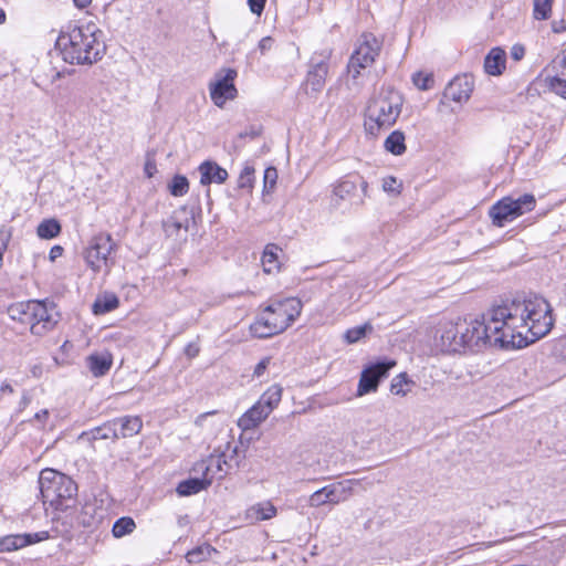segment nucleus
Returning <instances> with one entry per match:
<instances>
[{"label":"nucleus","instance_id":"f257e3e1","mask_svg":"<svg viewBox=\"0 0 566 566\" xmlns=\"http://www.w3.org/2000/svg\"><path fill=\"white\" fill-rule=\"evenodd\" d=\"M490 321L499 327L495 338L499 348L526 347L545 337L555 323L552 305L537 294L492 305Z\"/></svg>","mask_w":566,"mask_h":566},{"label":"nucleus","instance_id":"f03ea898","mask_svg":"<svg viewBox=\"0 0 566 566\" xmlns=\"http://www.w3.org/2000/svg\"><path fill=\"white\" fill-rule=\"evenodd\" d=\"M499 327L490 321V308L482 314L481 319L468 322L458 318L455 322L440 324L434 345L443 354L479 353L488 346L495 345Z\"/></svg>","mask_w":566,"mask_h":566},{"label":"nucleus","instance_id":"7ed1b4c3","mask_svg":"<svg viewBox=\"0 0 566 566\" xmlns=\"http://www.w3.org/2000/svg\"><path fill=\"white\" fill-rule=\"evenodd\" d=\"M103 32L92 22L69 21L55 41L62 60L71 65H92L103 59L106 45Z\"/></svg>","mask_w":566,"mask_h":566},{"label":"nucleus","instance_id":"20e7f679","mask_svg":"<svg viewBox=\"0 0 566 566\" xmlns=\"http://www.w3.org/2000/svg\"><path fill=\"white\" fill-rule=\"evenodd\" d=\"M261 316L251 324V334L256 338H269L283 333L301 315L302 302L296 297L273 300Z\"/></svg>","mask_w":566,"mask_h":566},{"label":"nucleus","instance_id":"39448f33","mask_svg":"<svg viewBox=\"0 0 566 566\" xmlns=\"http://www.w3.org/2000/svg\"><path fill=\"white\" fill-rule=\"evenodd\" d=\"M402 97L394 91L381 93L367 107V118L377 129L391 127L399 117Z\"/></svg>","mask_w":566,"mask_h":566},{"label":"nucleus","instance_id":"423d86ee","mask_svg":"<svg viewBox=\"0 0 566 566\" xmlns=\"http://www.w3.org/2000/svg\"><path fill=\"white\" fill-rule=\"evenodd\" d=\"M382 40L371 32H363L357 39L355 50L347 63V71L354 80L358 78L361 70L370 67L379 56Z\"/></svg>","mask_w":566,"mask_h":566},{"label":"nucleus","instance_id":"0eeeda50","mask_svg":"<svg viewBox=\"0 0 566 566\" xmlns=\"http://www.w3.org/2000/svg\"><path fill=\"white\" fill-rule=\"evenodd\" d=\"M116 249L117 244L109 233L98 232L88 240L82 255L86 266L95 274L99 273L103 269L108 272L114 263L111 254Z\"/></svg>","mask_w":566,"mask_h":566},{"label":"nucleus","instance_id":"6e6552de","mask_svg":"<svg viewBox=\"0 0 566 566\" xmlns=\"http://www.w3.org/2000/svg\"><path fill=\"white\" fill-rule=\"evenodd\" d=\"M222 464L228 465L229 462H196L191 469L193 473H202V476H192L181 481L176 489V492L180 496H190L206 490L211 483L214 476L223 478L227 471L223 470Z\"/></svg>","mask_w":566,"mask_h":566},{"label":"nucleus","instance_id":"1a4fd4ad","mask_svg":"<svg viewBox=\"0 0 566 566\" xmlns=\"http://www.w3.org/2000/svg\"><path fill=\"white\" fill-rule=\"evenodd\" d=\"M368 182L358 172L342 177L334 186L333 193L337 201H352V206L359 208L365 203Z\"/></svg>","mask_w":566,"mask_h":566},{"label":"nucleus","instance_id":"9d476101","mask_svg":"<svg viewBox=\"0 0 566 566\" xmlns=\"http://www.w3.org/2000/svg\"><path fill=\"white\" fill-rule=\"evenodd\" d=\"M60 314L53 302L33 300L31 311L30 332L34 336H44L54 329L59 323Z\"/></svg>","mask_w":566,"mask_h":566},{"label":"nucleus","instance_id":"9b49d317","mask_svg":"<svg viewBox=\"0 0 566 566\" xmlns=\"http://www.w3.org/2000/svg\"><path fill=\"white\" fill-rule=\"evenodd\" d=\"M396 366V360L384 358L365 367L360 374L357 395L376 391L380 381L388 377L389 370Z\"/></svg>","mask_w":566,"mask_h":566},{"label":"nucleus","instance_id":"f8f14e48","mask_svg":"<svg viewBox=\"0 0 566 566\" xmlns=\"http://www.w3.org/2000/svg\"><path fill=\"white\" fill-rule=\"evenodd\" d=\"M76 493L77 485L71 478L64 474L56 484L45 488L43 496L55 506L56 511H69L74 506Z\"/></svg>","mask_w":566,"mask_h":566},{"label":"nucleus","instance_id":"ddd939ff","mask_svg":"<svg viewBox=\"0 0 566 566\" xmlns=\"http://www.w3.org/2000/svg\"><path fill=\"white\" fill-rule=\"evenodd\" d=\"M221 72L224 74L210 84V97L218 107H222L227 101L234 99L238 95L234 85V80L238 76L237 70L228 67Z\"/></svg>","mask_w":566,"mask_h":566},{"label":"nucleus","instance_id":"4468645a","mask_svg":"<svg viewBox=\"0 0 566 566\" xmlns=\"http://www.w3.org/2000/svg\"><path fill=\"white\" fill-rule=\"evenodd\" d=\"M328 70V57L314 54L308 63L305 80L306 90L310 88L311 93H319L325 86ZM306 93H308V91H306Z\"/></svg>","mask_w":566,"mask_h":566},{"label":"nucleus","instance_id":"2eb2a0df","mask_svg":"<svg viewBox=\"0 0 566 566\" xmlns=\"http://www.w3.org/2000/svg\"><path fill=\"white\" fill-rule=\"evenodd\" d=\"M473 88L474 81L472 76L468 74L458 75L444 88L443 98L460 104L465 103L469 101Z\"/></svg>","mask_w":566,"mask_h":566},{"label":"nucleus","instance_id":"dca6fc26","mask_svg":"<svg viewBox=\"0 0 566 566\" xmlns=\"http://www.w3.org/2000/svg\"><path fill=\"white\" fill-rule=\"evenodd\" d=\"M346 497L347 491L343 483H333L315 491L310 496V505L313 507H318L326 503L337 504L342 501H345Z\"/></svg>","mask_w":566,"mask_h":566},{"label":"nucleus","instance_id":"f3484780","mask_svg":"<svg viewBox=\"0 0 566 566\" xmlns=\"http://www.w3.org/2000/svg\"><path fill=\"white\" fill-rule=\"evenodd\" d=\"M512 203V197H504L490 208L489 214L494 226L502 228L517 218Z\"/></svg>","mask_w":566,"mask_h":566},{"label":"nucleus","instance_id":"a211bd4d","mask_svg":"<svg viewBox=\"0 0 566 566\" xmlns=\"http://www.w3.org/2000/svg\"><path fill=\"white\" fill-rule=\"evenodd\" d=\"M111 421L116 431V440L133 437L139 433L143 428V420L139 416H123Z\"/></svg>","mask_w":566,"mask_h":566},{"label":"nucleus","instance_id":"6ab92c4d","mask_svg":"<svg viewBox=\"0 0 566 566\" xmlns=\"http://www.w3.org/2000/svg\"><path fill=\"white\" fill-rule=\"evenodd\" d=\"M200 172V184L207 186L210 184H223L229 177L228 171L216 161L205 160L198 167Z\"/></svg>","mask_w":566,"mask_h":566},{"label":"nucleus","instance_id":"aec40b11","mask_svg":"<svg viewBox=\"0 0 566 566\" xmlns=\"http://www.w3.org/2000/svg\"><path fill=\"white\" fill-rule=\"evenodd\" d=\"M269 415L270 412L266 406H262V403L256 401L238 419V427L243 431L254 429L265 420Z\"/></svg>","mask_w":566,"mask_h":566},{"label":"nucleus","instance_id":"412c9836","mask_svg":"<svg viewBox=\"0 0 566 566\" xmlns=\"http://www.w3.org/2000/svg\"><path fill=\"white\" fill-rule=\"evenodd\" d=\"M61 513L53 520L52 537H62L71 541L73 537V531L75 528V518L73 516L74 510L60 511Z\"/></svg>","mask_w":566,"mask_h":566},{"label":"nucleus","instance_id":"4be33fe9","mask_svg":"<svg viewBox=\"0 0 566 566\" xmlns=\"http://www.w3.org/2000/svg\"><path fill=\"white\" fill-rule=\"evenodd\" d=\"M98 440L116 441V431L113 428L111 420L88 431H84L78 436V441L87 442L92 444L93 448H95L94 443Z\"/></svg>","mask_w":566,"mask_h":566},{"label":"nucleus","instance_id":"5701e85b","mask_svg":"<svg viewBox=\"0 0 566 566\" xmlns=\"http://www.w3.org/2000/svg\"><path fill=\"white\" fill-rule=\"evenodd\" d=\"M484 71L492 76L501 75L506 67V53L496 46L490 50L484 59Z\"/></svg>","mask_w":566,"mask_h":566},{"label":"nucleus","instance_id":"b1692460","mask_svg":"<svg viewBox=\"0 0 566 566\" xmlns=\"http://www.w3.org/2000/svg\"><path fill=\"white\" fill-rule=\"evenodd\" d=\"M113 365V356L108 352L93 353L86 357V366L94 377L105 376Z\"/></svg>","mask_w":566,"mask_h":566},{"label":"nucleus","instance_id":"393cba45","mask_svg":"<svg viewBox=\"0 0 566 566\" xmlns=\"http://www.w3.org/2000/svg\"><path fill=\"white\" fill-rule=\"evenodd\" d=\"M279 252H282V249L277 244L269 243L265 245L261 258L265 273L271 274L280 271L281 263L279 261Z\"/></svg>","mask_w":566,"mask_h":566},{"label":"nucleus","instance_id":"a878e982","mask_svg":"<svg viewBox=\"0 0 566 566\" xmlns=\"http://www.w3.org/2000/svg\"><path fill=\"white\" fill-rule=\"evenodd\" d=\"M33 308V300L27 302H17L11 304L7 313L12 321H17L23 325L31 327V311Z\"/></svg>","mask_w":566,"mask_h":566},{"label":"nucleus","instance_id":"bb28decb","mask_svg":"<svg viewBox=\"0 0 566 566\" xmlns=\"http://www.w3.org/2000/svg\"><path fill=\"white\" fill-rule=\"evenodd\" d=\"M119 306V300L114 293H104L96 297L92 305L94 315H104Z\"/></svg>","mask_w":566,"mask_h":566},{"label":"nucleus","instance_id":"cd10ccee","mask_svg":"<svg viewBox=\"0 0 566 566\" xmlns=\"http://www.w3.org/2000/svg\"><path fill=\"white\" fill-rule=\"evenodd\" d=\"M405 140H406V137L401 130H398V129L394 130L385 139L384 148L386 149V151H388L395 156H401L407 150Z\"/></svg>","mask_w":566,"mask_h":566},{"label":"nucleus","instance_id":"c85d7f7f","mask_svg":"<svg viewBox=\"0 0 566 566\" xmlns=\"http://www.w3.org/2000/svg\"><path fill=\"white\" fill-rule=\"evenodd\" d=\"M249 518L254 521H265L276 515V507L269 501L256 503L247 511Z\"/></svg>","mask_w":566,"mask_h":566},{"label":"nucleus","instance_id":"c756f323","mask_svg":"<svg viewBox=\"0 0 566 566\" xmlns=\"http://www.w3.org/2000/svg\"><path fill=\"white\" fill-rule=\"evenodd\" d=\"M61 224L54 219H44L41 221L36 228V234L41 239H53L56 238L61 233Z\"/></svg>","mask_w":566,"mask_h":566},{"label":"nucleus","instance_id":"7c9ffc66","mask_svg":"<svg viewBox=\"0 0 566 566\" xmlns=\"http://www.w3.org/2000/svg\"><path fill=\"white\" fill-rule=\"evenodd\" d=\"M281 399L282 387L275 384L263 392L259 399V402L262 403V406H266V409H269V412L271 413L272 410L280 403Z\"/></svg>","mask_w":566,"mask_h":566},{"label":"nucleus","instance_id":"2f4dec72","mask_svg":"<svg viewBox=\"0 0 566 566\" xmlns=\"http://www.w3.org/2000/svg\"><path fill=\"white\" fill-rule=\"evenodd\" d=\"M512 207L514 208L515 216H520L532 211L536 206L535 197L531 193H524L517 199L512 198Z\"/></svg>","mask_w":566,"mask_h":566},{"label":"nucleus","instance_id":"473e14b6","mask_svg":"<svg viewBox=\"0 0 566 566\" xmlns=\"http://www.w3.org/2000/svg\"><path fill=\"white\" fill-rule=\"evenodd\" d=\"M135 528V521L129 516H123L114 523L112 533L115 538H122L125 535L133 533Z\"/></svg>","mask_w":566,"mask_h":566},{"label":"nucleus","instance_id":"72a5a7b5","mask_svg":"<svg viewBox=\"0 0 566 566\" xmlns=\"http://www.w3.org/2000/svg\"><path fill=\"white\" fill-rule=\"evenodd\" d=\"M373 331L374 326L370 323H365L363 325L348 328L344 334V339L347 344H355Z\"/></svg>","mask_w":566,"mask_h":566},{"label":"nucleus","instance_id":"f704fd0d","mask_svg":"<svg viewBox=\"0 0 566 566\" xmlns=\"http://www.w3.org/2000/svg\"><path fill=\"white\" fill-rule=\"evenodd\" d=\"M213 552H216V549L211 545L203 544L189 551L186 555V559L189 564H198L208 559Z\"/></svg>","mask_w":566,"mask_h":566},{"label":"nucleus","instance_id":"c9c22d12","mask_svg":"<svg viewBox=\"0 0 566 566\" xmlns=\"http://www.w3.org/2000/svg\"><path fill=\"white\" fill-rule=\"evenodd\" d=\"M408 385H415L413 380L408 377L407 373H400L392 378L390 391L396 396L405 397L409 392V389H405V386Z\"/></svg>","mask_w":566,"mask_h":566},{"label":"nucleus","instance_id":"e433bc0d","mask_svg":"<svg viewBox=\"0 0 566 566\" xmlns=\"http://www.w3.org/2000/svg\"><path fill=\"white\" fill-rule=\"evenodd\" d=\"M254 172V167L249 163H245L238 178V188L251 190L255 181Z\"/></svg>","mask_w":566,"mask_h":566},{"label":"nucleus","instance_id":"4c0bfd02","mask_svg":"<svg viewBox=\"0 0 566 566\" xmlns=\"http://www.w3.org/2000/svg\"><path fill=\"white\" fill-rule=\"evenodd\" d=\"M189 190V181L184 175H175L169 184V191L175 197H181Z\"/></svg>","mask_w":566,"mask_h":566},{"label":"nucleus","instance_id":"58836bf2","mask_svg":"<svg viewBox=\"0 0 566 566\" xmlns=\"http://www.w3.org/2000/svg\"><path fill=\"white\" fill-rule=\"evenodd\" d=\"M63 475V473L56 470L43 469L40 473L39 479L42 495H44L46 486H50L51 484H56V482L60 481Z\"/></svg>","mask_w":566,"mask_h":566},{"label":"nucleus","instance_id":"ea45409f","mask_svg":"<svg viewBox=\"0 0 566 566\" xmlns=\"http://www.w3.org/2000/svg\"><path fill=\"white\" fill-rule=\"evenodd\" d=\"M545 86L548 91L555 93L556 95L566 98V80L562 78L557 75L546 76L544 80Z\"/></svg>","mask_w":566,"mask_h":566},{"label":"nucleus","instance_id":"a19ab883","mask_svg":"<svg viewBox=\"0 0 566 566\" xmlns=\"http://www.w3.org/2000/svg\"><path fill=\"white\" fill-rule=\"evenodd\" d=\"M554 0H534L533 15L536 20H547L552 13Z\"/></svg>","mask_w":566,"mask_h":566},{"label":"nucleus","instance_id":"79ce46f5","mask_svg":"<svg viewBox=\"0 0 566 566\" xmlns=\"http://www.w3.org/2000/svg\"><path fill=\"white\" fill-rule=\"evenodd\" d=\"M21 539V547H25L29 545H33L43 541L49 539L52 537L48 531H41L36 533H24L19 534Z\"/></svg>","mask_w":566,"mask_h":566},{"label":"nucleus","instance_id":"37998d69","mask_svg":"<svg viewBox=\"0 0 566 566\" xmlns=\"http://www.w3.org/2000/svg\"><path fill=\"white\" fill-rule=\"evenodd\" d=\"M21 539L19 534H10L0 537V552H13L20 549Z\"/></svg>","mask_w":566,"mask_h":566},{"label":"nucleus","instance_id":"c03bdc74","mask_svg":"<svg viewBox=\"0 0 566 566\" xmlns=\"http://www.w3.org/2000/svg\"><path fill=\"white\" fill-rule=\"evenodd\" d=\"M277 179V171L274 167H268L263 176V193L273 191Z\"/></svg>","mask_w":566,"mask_h":566},{"label":"nucleus","instance_id":"a18cd8bd","mask_svg":"<svg viewBox=\"0 0 566 566\" xmlns=\"http://www.w3.org/2000/svg\"><path fill=\"white\" fill-rule=\"evenodd\" d=\"M412 82L419 90L427 91L431 88L433 84V77L431 74L417 72L412 75Z\"/></svg>","mask_w":566,"mask_h":566},{"label":"nucleus","instance_id":"49530a36","mask_svg":"<svg viewBox=\"0 0 566 566\" xmlns=\"http://www.w3.org/2000/svg\"><path fill=\"white\" fill-rule=\"evenodd\" d=\"M402 184L394 176H387L382 179V190L387 193L399 195Z\"/></svg>","mask_w":566,"mask_h":566},{"label":"nucleus","instance_id":"de8ad7c7","mask_svg":"<svg viewBox=\"0 0 566 566\" xmlns=\"http://www.w3.org/2000/svg\"><path fill=\"white\" fill-rule=\"evenodd\" d=\"M50 419V411L48 409H41L35 412L33 418L28 420L29 423L33 424L38 429L44 430Z\"/></svg>","mask_w":566,"mask_h":566},{"label":"nucleus","instance_id":"09e8293b","mask_svg":"<svg viewBox=\"0 0 566 566\" xmlns=\"http://www.w3.org/2000/svg\"><path fill=\"white\" fill-rule=\"evenodd\" d=\"M13 228L10 226L0 227V252L4 254L12 239Z\"/></svg>","mask_w":566,"mask_h":566},{"label":"nucleus","instance_id":"8fccbe9b","mask_svg":"<svg viewBox=\"0 0 566 566\" xmlns=\"http://www.w3.org/2000/svg\"><path fill=\"white\" fill-rule=\"evenodd\" d=\"M93 510V505L85 504L82 509L81 516L77 517V523L83 525L84 527H90L93 524L94 517L91 514V511Z\"/></svg>","mask_w":566,"mask_h":566},{"label":"nucleus","instance_id":"3c124183","mask_svg":"<svg viewBox=\"0 0 566 566\" xmlns=\"http://www.w3.org/2000/svg\"><path fill=\"white\" fill-rule=\"evenodd\" d=\"M270 363H271V357L270 356H266V357L262 358L256 364V366L254 367L253 376L260 378L264 374V371L266 370V368L270 365Z\"/></svg>","mask_w":566,"mask_h":566},{"label":"nucleus","instance_id":"603ef678","mask_svg":"<svg viewBox=\"0 0 566 566\" xmlns=\"http://www.w3.org/2000/svg\"><path fill=\"white\" fill-rule=\"evenodd\" d=\"M266 0H248L249 9L252 13L260 15L265 8Z\"/></svg>","mask_w":566,"mask_h":566},{"label":"nucleus","instance_id":"864d4df0","mask_svg":"<svg viewBox=\"0 0 566 566\" xmlns=\"http://www.w3.org/2000/svg\"><path fill=\"white\" fill-rule=\"evenodd\" d=\"M229 449H230V442H226L224 450L222 449V446H219L210 454L209 460H213L214 458H217V460H226L227 459V451H229Z\"/></svg>","mask_w":566,"mask_h":566},{"label":"nucleus","instance_id":"5fc2aeb1","mask_svg":"<svg viewBox=\"0 0 566 566\" xmlns=\"http://www.w3.org/2000/svg\"><path fill=\"white\" fill-rule=\"evenodd\" d=\"M274 45V39L272 36H264L259 42V50L261 54L269 52Z\"/></svg>","mask_w":566,"mask_h":566},{"label":"nucleus","instance_id":"6e6d98bb","mask_svg":"<svg viewBox=\"0 0 566 566\" xmlns=\"http://www.w3.org/2000/svg\"><path fill=\"white\" fill-rule=\"evenodd\" d=\"M262 133V129L261 127H255V126H251L249 129H245L244 132H241L239 134V137L240 138H251V139H254L256 137H259Z\"/></svg>","mask_w":566,"mask_h":566},{"label":"nucleus","instance_id":"4d7b16f0","mask_svg":"<svg viewBox=\"0 0 566 566\" xmlns=\"http://www.w3.org/2000/svg\"><path fill=\"white\" fill-rule=\"evenodd\" d=\"M525 55V48L522 44H514L511 49V56L515 61H520Z\"/></svg>","mask_w":566,"mask_h":566},{"label":"nucleus","instance_id":"13d9d810","mask_svg":"<svg viewBox=\"0 0 566 566\" xmlns=\"http://www.w3.org/2000/svg\"><path fill=\"white\" fill-rule=\"evenodd\" d=\"M63 252H64V248L56 244V245H53L51 249H50V252H49V259L51 262H54L57 258L62 256L63 255Z\"/></svg>","mask_w":566,"mask_h":566},{"label":"nucleus","instance_id":"bf43d9fd","mask_svg":"<svg viewBox=\"0 0 566 566\" xmlns=\"http://www.w3.org/2000/svg\"><path fill=\"white\" fill-rule=\"evenodd\" d=\"M200 352V348L197 344L195 343H189L186 348H185V354L187 357L189 358H195L196 356H198Z\"/></svg>","mask_w":566,"mask_h":566},{"label":"nucleus","instance_id":"052dcab7","mask_svg":"<svg viewBox=\"0 0 566 566\" xmlns=\"http://www.w3.org/2000/svg\"><path fill=\"white\" fill-rule=\"evenodd\" d=\"M30 401H31L30 396L24 392L22 398H21V400H20V402H19V411H22L23 409H25L27 406L30 403Z\"/></svg>","mask_w":566,"mask_h":566},{"label":"nucleus","instance_id":"680f3d73","mask_svg":"<svg viewBox=\"0 0 566 566\" xmlns=\"http://www.w3.org/2000/svg\"><path fill=\"white\" fill-rule=\"evenodd\" d=\"M552 28H553V31L555 33H562V32H564L566 30V23L563 20L560 22H558V23L557 22H553Z\"/></svg>","mask_w":566,"mask_h":566},{"label":"nucleus","instance_id":"e2e57ef3","mask_svg":"<svg viewBox=\"0 0 566 566\" xmlns=\"http://www.w3.org/2000/svg\"><path fill=\"white\" fill-rule=\"evenodd\" d=\"M214 413H216V411H209V412L200 413V415L196 418L195 423H196L197 426H201V424H202V422H203V420H205L208 416H211V415H214Z\"/></svg>","mask_w":566,"mask_h":566},{"label":"nucleus","instance_id":"0e129e2a","mask_svg":"<svg viewBox=\"0 0 566 566\" xmlns=\"http://www.w3.org/2000/svg\"><path fill=\"white\" fill-rule=\"evenodd\" d=\"M73 2L75 7L84 9L92 2V0H73Z\"/></svg>","mask_w":566,"mask_h":566},{"label":"nucleus","instance_id":"69168bd1","mask_svg":"<svg viewBox=\"0 0 566 566\" xmlns=\"http://www.w3.org/2000/svg\"><path fill=\"white\" fill-rule=\"evenodd\" d=\"M74 71L71 70V71H67L66 74L71 75ZM65 72H55V74L52 76V82H55L56 80H60L62 76H64Z\"/></svg>","mask_w":566,"mask_h":566},{"label":"nucleus","instance_id":"338daca9","mask_svg":"<svg viewBox=\"0 0 566 566\" xmlns=\"http://www.w3.org/2000/svg\"><path fill=\"white\" fill-rule=\"evenodd\" d=\"M1 391H2V392H7V391H8V392H13V388H12V386H11V385H9V384H3V385L1 386Z\"/></svg>","mask_w":566,"mask_h":566},{"label":"nucleus","instance_id":"774afa93","mask_svg":"<svg viewBox=\"0 0 566 566\" xmlns=\"http://www.w3.org/2000/svg\"><path fill=\"white\" fill-rule=\"evenodd\" d=\"M560 67L562 69H566V55H564L562 61H560Z\"/></svg>","mask_w":566,"mask_h":566}]
</instances>
